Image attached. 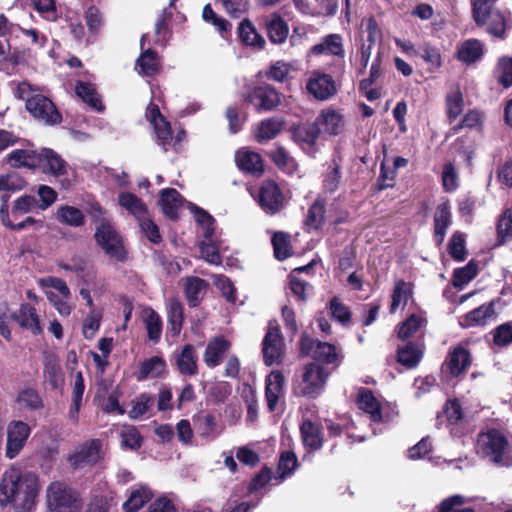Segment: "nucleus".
Here are the masks:
<instances>
[{"instance_id": "nucleus-1", "label": "nucleus", "mask_w": 512, "mask_h": 512, "mask_svg": "<svg viewBox=\"0 0 512 512\" xmlns=\"http://www.w3.org/2000/svg\"><path fill=\"white\" fill-rule=\"evenodd\" d=\"M40 485L36 474H21L18 469L6 471L0 481V506L12 504L17 512H31Z\"/></svg>"}, {"instance_id": "nucleus-2", "label": "nucleus", "mask_w": 512, "mask_h": 512, "mask_svg": "<svg viewBox=\"0 0 512 512\" xmlns=\"http://www.w3.org/2000/svg\"><path fill=\"white\" fill-rule=\"evenodd\" d=\"M476 453L498 467L512 466V444L497 429H488L477 436Z\"/></svg>"}, {"instance_id": "nucleus-3", "label": "nucleus", "mask_w": 512, "mask_h": 512, "mask_svg": "<svg viewBox=\"0 0 512 512\" xmlns=\"http://www.w3.org/2000/svg\"><path fill=\"white\" fill-rule=\"evenodd\" d=\"M16 95L26 102L27 111L35 119L47 125H56L61 122V114L56 109L54 103L48 97L36 93L28 82L18 84Z\"/></svg>"}, {"instance_id": "nucleus-4", "label": "nucleus", "mask_w": 512, "mask_h": 512, "mask_svg": "<svg viewBox=\"0 0 512 512\" xmlns=\"http://www.w3.org/2000/svg\"><path fill=\"white\" fill-rule=\"evenodd\" d=\"M497 0H473L472 12L477 25L486 26V30L496 36L502 37L505 32L506 20L504 15L494 8Z\"/></svg>"}, {"instance_id": "nucleus-5", "label": "nucleus", "mask_w": 512, "mask_h": 512, "mask_svg": "<svg viewBox=\"0 0 512 512\" xmlns=\"http://www.w3.org/2000/svg\"><path fill=\"white\" fill-rule=\"evenodd\" d=\"M330 372L318 363H309L304 366L296 389L302 396L308 398L318 397L324 390Z\"/></svg>"}, {"instance_id": "nucleus-6", "label": "nucleus", "mask_w": 512, "mask_h": 512, "mask_svg": "<svg viewBox=\"0 0 512 512\" xmlns=\"http://www.w3.org/2000/svg\"><path fill=\"white\" fill-rule=\"evenodd\" d=\"M38 283L56 310L63 316L70 315L71 306L69 301L71 292L66 282L58 277L47 276L39 279Z\"/></svg>"}, {"instance_id": "nucleus-7", "label": "nucleus", "mask_w": 512, "mask_h": 512, "mask_svg": "<svg viewBox=\"0 0 512 512\" xmlns=\"http://www.w3.org/2000/svg\"><path fill=\"white\" fill-rule=\"evenodd\" d=\"M47 504L50 512H77L80 509L78 495L62 482L48 486Z\"/></svg>"}, {"instance_id": "nucleus-8", "label": "nucleus", "mask_w": 512, "mask_h": 512, "mask_svg": "<svg viewBox=\"0 0 512 512\" xmlns=\"http://www.w3.org/2000/svg\"><path fill=\"white\" fill-rule=\"evenodd\" d=\"M94 238L107 256L119 262L126 260L127 253L123 239L112 223L96 226Z\"/></svg>"}, {"instance_id": "nucleus-9", "label": "nucleus", "mask_w": 512, "mask_h": 512, "mask_svg": "<svg viewBox=\"0 0 512 512\" xmlns=\"http://www.w3.org/2000/svg\"><path fill=\"white\" fill-rule=\"evenodd\" d=\"M258 203L266 214L275 215L285 207V197L276 184L272 180L264 181L259 187Z\"/></svg>"}, {"instance_id": "nucleus-10", "label": "nucleus", "mask_w": 512, "mask_h": 512, "mask_svg": "<svg viewBox=\"0 0 512 512\" xmlns=\"http://www.w3.org/2000/svg\"><path fill=\"white\" fill-rule=\"evenodd\" d=\"M264 363L267 366L279 364L284 353V342L278 325L270 322L262 342Z\"/></svg>"}, {"instance_id": "nucleus-11", "label": "nucleus", "mask_w": 512, "mask_h": 512, "mask_svg": "<svg viewBox=\"0 0 512 512\" xmlns=\"http://www.w3.org/2000/svg\"><path fill=\"white\" fill-rule=\"evenodd\" d=\"M31 427L21 420H13L7 425L6 457L15 458L24 448L29 436Z\"/></svg>"}, {"instance_id": "nucleus-12", "label": "nucleus", "mask_w": 512, "mask_h": 512, "mask_svg": "<svg viewBox=\"0 0 512 512\" xmlns=\"http://www.w3.org/2000/svg\"><path fill=\"white\" fill-rule=\"evenodd\" d=\"M306 89L310 95L320 101H326L333 97L336 92V83L332 76L313 71L306 82Z\"/></svg>"}, {"instance_id": "nucleus-13", "label": "nucleus", "mask_w": 512, "mask_h": 512, "mask_svg": "<svg viewBox=\"0 0 512 512\" xmlns=\"http://www.w3.org/2000/svg\"><path fill=\"white\" fill-rule=\"evenodd\" d=\"M256 111H271L280 104V94L270 85L254 87L246 96Z\"/></svg>"}, {"instance_id": "nucleus-14", "label": "nucleus", "mask_w": 512, "mask_h": 512, "mask_svg": "<svg viewBox=\"0 0 512 512\" xmlns=\"http://www.w3.org/2000/svg\"><path fill=\"white\" fill-rule=\"evenodd\" d=\"M146 118L154 128L156 142L164 151L168 150V146L172 142L171 127L168 121L160 113L157 105L150 104L146 110Z\"/></svg>"}, {"instance_id": "nucleus-15", "label": "nucleus", "mask_w": 512, "mask_h": 512, "mask_svg": "<svg viewBox=\"0 0 512 512\" xmlns=\"http://www.w3.org/2000/svg\"><path fill=\"white\" fill-rule=\"evenodd\" d=\"M177 371L183 376H195L198 373V354L192 344H185L173 354Z\"/></svg>"}, {"instance_id": "nucleus-16", "label": "nucleus", "mask_w": 512, "mask_h": 512, "mask_svg": "<svg viewBox=\"0 0 512 512\" xmlns=\"http://www.w3.org/2000/svg\"><path fill=\"white\" fill-rule=\"evenodd\" d=\"M285 378L278 371H272L265 380V399L269 411L276 410L279 401L284 397Z\"/></svg>"}, {"instance_id": "nucleus-17", "label": "nucleus", "mask_w": 512, "mask_h": 512, "mask_svg": "<svg viewBox=\"0 0 512 512\" xmlns=\"http://www.w3.org/2000/svg\"><path fill=\"white\" fill-rule=\"evenodd\" d=\"M102 457L101 442L92 439L81 445L70 457L71 464L75 467L96 464Z\"/></svg>"}, {"instance_id": "nucleus-18", "label": "nucleus", "mask_w": 512, "mask_h": 512, "mask_svg": "<svg viewBox=\"0 0 512 512\" xmlns=\"http://www.w3.org/2000/svg\"><path fill=\"white\" fill-rule=\"evenodd\" d=\"M316 123L320 131L328 135H339L344 131L345 119L343 114L336 109L327 108L321 111Z\"/></svg>"}, {"instance_id": "nucleus-19", "label": "nucleus", "mask_w": 512, "mask_h": 512, "mask_svg": "<svg viewBox=\"0 0 512 512\" xmlns=\"http://www.w3.org/2000/svg\"><path fill=\"white\" fill-rule=\"evenodd\" d=\"M230 348L231 342L224 336H217L209 340L203 354V359L207 367L215 368L220 365Z\"/></svg>"}, {"instance_id": "nucleus-20", "label": "nucleus", "mask_w": 512, "mask_h": 512, "mask_svg": "<svg viewBox=\"0 0 512 512\" xmlns=\"http://www.w3.org/2000/svg\"><path fill=\"white\" fill-rule=\"evenodd\" d=\"M38 157L37 167H41L45 173L61 176L67 172L65 160L52 149L43 148Z\"/></svg>"}, {"instance_id": "nucleus-21", "label": "nucleus", "mask_w": 512, "mask_h": 512, "mask_svg": "<svg viewBox=\"0 0 512 512\" xmlns=\"http://www.w3.org/2000/svg\"><path fill=\"white\" fill-rule=\"evenodd\" d=\"M484 55V45L478 39H467L457 45L456 57L457 59L466 64L471 65L479 60Z\"/></svg>"}, {"instance_id": "nucleus-22", "label": "nucleus", "mask_w": 512, "mask_h": 512, "mask_svg": "<svg viewBox=\"0 0 512 512\" xmlns=\"http://www.w3.org/2000/svg\"><path fill=\"white\" fill-rule=\"evenodd\" d=\"M14 316L15 321L22 329L28 330L34 335L42 332L39 315L30 304H21L18 311L14 312Z\"/></svg>"}, {"instance_id": "nucleus-23", "label": "nucleus", "mask_w": 512, "mask_h": 512, "mask_svg": "<svg viewBox=\"0 0 512 512\" xmlns=\"http://www.w3.org/2000/svg\"><path fill=\"white\" fill-rule=\"evenodd\" d=\"M452 223V215L448 202L439 204L434 214V236L437 245L444 241L447 229Z\"/></svg>"}, {"instance_id": "nucleus-24", "label": "nucleus", "mask_w": 512, "mask_h": 512, "mask_svg": "<svg viewBox=\"0 0 512 512\" xmlns=\"http://www.w3.org/2000/svg\"><path fill=\"white\" fill-rule=\"evenodd\" d=\"M166 373V361L160 356H153L140 363L137 379L142 381L147 378H163Z\"/></svg>"}, {"instance_id": "nucleus-25", "label": "nucleus", "mask_w": 512, "mask_h": 512, "mask_svg": "<svg viewBox=\"0 0 512 512\" xmlns=\"http://www.w3.org/2000/svg\"><path fill=\"white\" fill-rule=\"evenodd\" d=\"M237 166L248 173L260 175L263 172V162L261 156L253 151L242 149L235 155Z\"/></svg>"}, {"instance_id": "nucleus-26", "label": "nucleus", "mask_w": 512, "mask_h": 512, "mask_svg": "<svg viewBox=\"0 0 512 512\" xmlns=\"http://www.w3.org/2000/svg\"><path fill=\"white\" fill-rule=\"evenodd\" d=\"M314 358L336 368L341 364L343 354L341 349L334 344L317 341Z\"/></svg>"}, {"instance_id": "nucleus-27", "label": "nucleus", "mask_w": 512, "mask_h": 512, "mask_svg": "<svg viewBox=\"0 0 512 512\" xmlns=\"http://www.w3.org/2000/svg\"><path fill=\"white\" fill-rule=\"evenodd\" d=\"M311 52L314 55L326 54L342 57L344 55L342 37L339 34H329L320 43L314 45Z\"/></svg>"}, {"instance_id": "nucleus-28", "label": "nucleus", "mask_w": 512, "mask_h": 512, "mask_svg": "<svg viewBox=\"0 0 512 512\" xmlns=\"http://www.w3.org/2000/svg\"><path fill=\"white\" fill-rule=\"evenodd\" d=\"M446 363L450 373L453 376H458L469 367L470 354L464 347L457 346L449 353Z\"/></svg>"}, {"instance_id": "nucleus-29", "label": "nucleus", "mask_w": 512, "mask_h": 512, "mask_svg": "<svg viewBox=\"0 0 512 512\" xmlns=\"http://www.w3.org/2000/svg\"><path fill=\"white\" fill-rule=\"evenodd\" d=\"M39 153L30 149H16L11 151L7 157V163L14 168L27 167L35 169L37 167Z\"/></svg>"}, {"instance_id": "nucleus-30", "label": "nucleus", "mask_w": 512, "mask_h": 512, "mask_svg": "<svg viewBox=\"0 0 512 512\" xmlns=\"http://www.w3.org/2000/svg\"><path fill=\"white\" fill-rule=\"evenodd\" d=\"M160 205L168 218L176 219L182 205V196L173 188L164 189L161 193Z\"/></svg>"}, {"instance_id": "nucleus-31", "label": "nucleus", "mask_w": 512, "mask_h": 512, "mask_svg": "<svg viewBox=\"0 0 512 512\" xmlns=\"http://www.w3.org/2000/svg\"><path fill=\"white\" fill-rule=\"evenodd\" d=\"M303 444L312 449L318 450L322 447L323 439L320 427L310 420H304L300 426Z\"/></svg>"}, {"instance_id": "nucleus-32", "label": "nucleus", "mask_w": 512, "mask_h": 512, "mask_svg": "<svg viewBox=\"0 0 512 512\" xmlns=\"http://www.w3.org/2000/svg\"><path fill=\"white\" fill-rule=\"evenodd\" d=\"M446 114L450 122L455 121L464 108L463 94L458 85L451 87L445 98Z\"/></svg>"}, {"instance_id": "nucleus-33", "label": "nucleus", "mask_w": 512, "mask_h": 512, "mask_svg": "<svg viewBox=\"0 0 512 512\" xmlns=\"http://www.w3.org/2000/svg\"><path fill=\"white\" fill-rule=\"evenodd\" d=\"M412 293V285L410 283L398 280L391 295L390 313L394 314L398 309H403L412 297Z\"/></svg>"}, {"instance_id": "nucleus-34", "label": "nucleus", "mask_w": 512, "mask_h": 512, "mask_svg": "<svg viewBox=\"0 0 512 512\" xmlns=\"http://www.w3.org/2000/svg\"><path fill=\"white\" fill-rule=\"evenodd\" d=\"M207 282L199 277H188L185 280L184 289L190 306L199 304L207 289Z\"/></svg>"}, {"instance_id": "nucleus-35", "label": "nucleus", "mask_w": 512, "mask_h": 512, "mask_svg": "<svg viewBox=\"0 0 512 512\" xmlns=\"http://www.w3.org/2000/svg\"><path fill=\"white\" fill-rule=\"evenodd\" d=\"M168 331L172 336H178L183 325V306L176 298L168 300L167 307Z\"/></svg>"}, {"instance_id": "nucleus-36", "label": "nucleus", "mask_w": 512, "mask_h": 512, "mask_svg": "<svg viewBox=\"0 0 512 512\" xmlns=\"http://www.w3.org/2000/svg\"><path fill=\"white\" fill-rule=\"evenodd\" d=\"M357 403L361 410L370 414L373 421H380L382 419L380 403L370 390L365 388L360 389L357 397Z\"/></svg>"}, {"instance_id": "nucleus-37", "label": "nucleus", "mask_w": 512, "mask_h": 512, "mask_svg": "<svg viewBox=\"0 0 512 512\" xmlns=\"http://www.w3.org/2000/svg\"><path fill=\"white\" fill-rule=\"evenodd\" d=\"M423 355L421 347L408 342L398 348V362L407 368H414L418 365Z\"/></svg>"}, {"instance_id": "nucleus-38", "label": "nucleus", "mask_w": 512, "mask_h": 512, "mask_svg": "<svg viewBox=\"0 0 512 512\" xmlns=\"http://www.w3.org/2000/svg\"><path fill=\"white\" fill-rule=\"evenodd\" d=\"M56 218L60 223L71 227H80L85 223L84 213L79 208L70 205L60 206Z\"/></svg>"}, {"instance_id": "nucleus-39", "label": "nucleus", "mask_w": 512, "mask_h": 512, "mask_svg": "<svg viewBox=\"0 0 512 512\" xmlns=\"http://www.w3.org/2000/svg\"><path fill=\"white\" fill-rule=\"evenodd\" d=\"M75 93L94 110H103L104 107L102 105V102L92 83L82 81L77 82L75 86Z\"/></svg>"}, {"instance_id": "nucleus-40", "label": "nucleus", "mask_w": 512, "mask_h": 512, "mask_svg": "<svg viewBox=\"0 0 512 512\" xmlns=\"http://www.w3.org/2000/svg\"><path fill=\"white\" fill-rule=\"evenodd\" d=\"M119 204L125 208L130 214L135 216L137 220L147 215L145 204L136 195L129 192H122L118 197Z\"/></svg>"}, {"instance_id": "nucleus-41", "label": "nucleus", "mask_w": 512, "mask_h": 512, "mask_svg": "<svg viewBox=\"0 0 512 512\" xmlns=\"http://www.w3.org/2000/svg\"><path fill=\"white\" fill-rule=\"evenodd\" d=\"M143 321L147 329L148 337L153 342H158L162 333V320L152 308L143 310Z\"/></svg>"}, {"instance_id": "nucleus-42", "label": "nucleus", "mask_w": 512, "mask_h": 512, "mask_svg": "<svg viewBox=\"0 0 512 512\" xmlns=\"http://www.w3.org/2000/svg\"><path fill=\"white\" fill-rule=\"evenodd\" d=\"M426 325V319L422 314H411L406 321L402 322L398 329V337L402 340L414 336Z\"/></svg>"}, {"instance_id": "nucleus-43", "label": "nucleus", "mask_w": 512, "mask_h": 512, "mask_svg": "<svg viewBox=\"0 0 512 512\" xmlns=\"http://www.w3.org/2000/svg\"><path fill=\"white\" fill-rule=\"evenodd\" d=\"M284 122L280 118L263 120L258 127L256 138L259 142L275 138L282 130Z\"/></svg>"}, {"instance_id": "nucleus-44", "label": "nucleus", "mask_w": 512, "mask_h": 512, "mask_svg": "<svg viewBox=\"0 0 512 512\" xmlns=\"http://www.w3.org/2000/svg\"><path fill=\"white\" fill-rule=\"evenodd\" d=\"M494 308L493 305L484 304L480 307L470 311L465 316L466 325L468 326H477V325H485L487 321L494 318Z\"/></svg>"}, {"instance_id": "nucleus-45", "label": "nucleus", "mask_w": 512, "mask_h": 512, "mask_svg": "<svg viewBox=\"0 0 512 512\" xmlns=\"http://www.w3.org/2000/svg\"><path fill=\"white\" fill-rule=\"evenodd\" d=\"M267 32L269 39L273 43H283L288 36V25L278 15H273L271 20L267 23Z\"/></svg>"}, {"instance_id": "nucleus-46", "label": "nucleus", "mask_w": 512, "mask_h": 512, "mask_svg": "<svg viewBox=\"0 0 512 512\" xmlns=\"http://www.w3.org/2000/svg\"><path fill=\"white\" fill-rule=\"evenodd\" d=\"M137 66L140 69V73L146 76H152L158 73L160 62L157 54L151 49H147L137 59Z\"/></svg>"}, {"instance_id": "nucleus-47", "label": "nucleus", "mask_w": 512, "mask_h": 512, "mask_svg": "<svg viewBox=\"0 0 512 512\" xmlns=\"http://www.w3.org/2000/svg\"><path fill=\"white\" fill-rule=\"evenodd\" d=\"M152 497V493L146 487H140L133 491L128 500L123 504L125 512H137Z\"/></svg>"}, {"instance_id": "nucleus-48", "label": "nucleus", "mask_w": 512, "mask_h": 512, "mask_svg": "<svg viewBox=\"0 0 512 512\" xmlns=\"http://www.w3.org/2000/svg\"><path fill=\"white\" fill-rule=\"evenodd\" d=\"M155 399L152 395L143 393L132 401V408L129 416L133 419L142 418L154 406Z\"/></svg>"}, {"instance_id": "nucleus-49", "label": "nucleus", "mask_w": 512, "mask_h": 512, "mask_svg": "<svg viewBox=\"0 0 512 512\" xmlns=\"http://www.w3.org/2000/svg\"><path fill=\"white\" fill-rule=\"evenodd\" d=\"M196 222L201 228V233L205 239H212L215 231V220L205 210L199 207H193L192 209Z\"/></svg>"}, {"instance_id": "nucleus-50", "label": "nucleus", "mask_w": 512, "mask_h": 512, "mask_svg": "<svg viewBox=\"0 0 512 512\" xmlns=\"http://www.w3.org/2000/svg\"><path fill=\"white\" fill-rule=\"evenodd\" d=\"M320 128L316 124H307L298 127L294 132L295 139L303 145L312 147L319 136Z\"/></svg>"}, {"instance_id": "nucleus-51", "label": "nucleus", "mask_w": 512, "mask_h": 512, "mask_svg": "<svg viewBox=\"0 0 512 512\" xmlns=\"http://www.w3.org/2000/svg\"><path fill=\"white\" fill-rule=\"evenodd\" d=\"M239 34L242 41L247 45L262 48L265 44V40L257 33L254 26L248 20L241 22Z\"/></svg>"}, {"instance_id": "nucleus-52", "label": "nucleus", "mask_w": 512, "mask_h": 512, "mask_svg": "<svg viewBox=\"0 0 512 512\" xmlns=\"http://www.w3.org/2000/svg\"><path fill=\"white\" fill-rule=\"evenodd\" d=\"M497 238L499 244L512 239V210L506 209L497 222Z\"/></svg>"}, {"instance_id": "nucleus-53", "label": "nucleus", "mask_w": 512, "mask_h": 512, "mask_svg": "<svg viewBox=\"0 0 512 512\" xmlns=\"http://www.w3.org/2000/svg\"><path fill=\"white\" fill-rule=\"evenodd\" d=\"M310 268V265L298 267L294 269L290 275V289L300 300L306 299V290L308 289L309 284L305 280L299 278L297 274L306 272Z\"/></svg>"}, {"instance_id": "nucleus-54", "label": "nucleus", "mask_w": 512, "mask_h": 512, "mask_svg": "<svg viewBox=\"0 0 512 512\" xmlns=\"http://www.w3.org/2000/svg\"><path fill=\"white\" fill-rule=\"evenodd\" d=\"M25 186L26 181L16 172L0 175V192L14 193Z\"/></svg>"}, {"instance_id": "nucleus-55", "label": "nucleus", "mask_w": 512, "mask_h": 512, "mask_svg": "<svg viewBox=\"0 0 512 512\" xmlns=\"http://www.w3.org/2000/svg\"><path fill=\"white\" fill-rule=\"evenodd\" d=\"M274 255L278 260H284L291 255L289 235L284 232H276L272 237Z\"/></svg>"}, {"instance_id": "nucleus-56", "label": "nucleus", "mask_w": 512, "mask_h": 512, "mask_svg": "<svg viewBox=\"0 0 512 512\" xmlns=\"http://www.w3.org/2000/svg\"><path fill=\"white\" fill-rule=\"evenodd\" d=\"M297 466V457L291 451H286L281 454L278 464V477H275L277 483L283 481L287 476L291 475Z\"/></svg>"}, {"instance_id": "nucleus-57", "label": "nucleus", "mask_w": 512, "mask_h": 512, "mask_svg": "<svg viewBox=\"0 0 512 512\" xmlns=\"http://www.w3.org/2000/svg\"><path fill=\"white\" fill-rule=\"evenodd\" d=\"M85 390V384H84V378L82 372H77L74 377V384H73V397H72V406L70 409V417L76 418L77 414L80 410L81 401L83 397V393Z\"/></svg>"}, {"instance_id": "nucleus-58", "label": "nucleus", "mask_w": 512, "mask_h": 512, "mask_svg": "<svg viewBox=\"0 0 512 512\" xmlns=\"http://www.w3.org/2000/svg\"><path fill=\"white\" fill-rule=\"evenodd\" d=\"M201 258L212 265H220L222 262L219 248L212 239H205L199 243Z\"/></svg>"}, {"instance_id": "nucleus-59", "label": "nucleus", "mask_w": 512, "mask_h": 512, "mask_svg": "<svg viewBox=\"0 0 512 512\" xmlns=\"http://www.w3.org/2000/svg\"><path fill=\"white\" fill-rule=\"evenodd\" d=\"M494 73L498 82L505 88L512 86V58H500Z\"/></svg>"}, {"instance_id": "nucleus-60", "label": "nucleus", "mask_w": 512, "mask_h": 512, "mask_svg": "<svg viewBox=\"0 0 512 512\" xmlns=\"http://www.w3.org/2000/svg\"><path fill=\"white\" fill-rule=\"evenodd\" d=\"M17 402L21 407L29 410H38L43 406L38 392L32 388L21 391L17 397Z\"/></svg>"}, {"instance_id": "nucleus-61", "label": "nucleus", "mask_w": 512, "mask_h": 512, "mask_svg": "<svg viewBox=\"0 0 512 512\" xmlns=\"http://www.w3.org/2000/svg\"><path fill=\"white\" fill-rule=\"evenodd\" d=\"M418 55L429 65L431 71H435L442 66L440 51L430 44H424L420 47Z\"/></svg>"}, {"instance_id": "nucleus-62", "label": "nucleus", "mask_w": 512, "mask_h": 512, "mask_svg": "<svg viewBox=\"0 0 512 512\" xmlns=\"http://www.w3.org/2000/svg\"><path fill=\"white\" fill-rule=\"evenodd\" d=\"M36 207H38V202L34 196L23 195L13 202L11 213L13 217L17 218L19 215L31 212Z\"/></svg>"}, {"instance_id": "nucleus-63", "label": "nucleus", "mask_w": 512, "mask_h": 512, "mask_svg": "<svg viewBox=\"0 0 512 512\" xmlns=\"http://www.w3.org/2000/svg\"><path fill=\"white\" fill-rule=\"evenodd\" d=\"M101 318V312L96 309H91L88 313L82 328L83 335L86 339H92L95 336L99 330Z\"/></svg>"}, {"instance_id": "nucleus-64", "label": "nucleus", "mask_w": 512, "mask_h": 512, "mask_svg": "<svg viewBox=\"0 0 512 512\" xmlns=\"http://www.w3.org/2000/svg\"><path fill=\"white\" fill-rule=\"evenodd\" d=\"M273 162L281 169L292 173L296 169V163L292 157L282 147H277L271 151Z\"/></svg>"}]
</instances>
